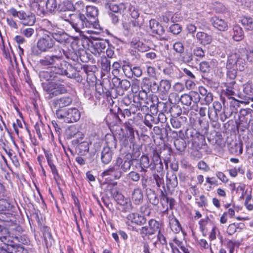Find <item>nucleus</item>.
Listing matches in <instances>:
<instances>
[{"label": "nucleus", "instance_id": "nucleus-1", "mask_svg": "<svg viewBox=\"0 0 253 253\" xmlns=\"http://www.w3.org/2000/svg\"><path fill=\"white\" fill-rule=\"evenodd\" d=\"M55 44L53 39L49 35L44 34L39 39L36 45L33 46L27 53L28 59H31L34 56H39L42 52L49 51Z\"/></svg>", "mask_w": 253, "mask_h": 253}, {"label": "nucleus", "instance_id": "nucleus-2", "mask_svg": "<svg viewBox=\"0 0 253 253\" xmlns=\"http://www.w3.org/2000/svg\"><path fill=\"white\" fill-rule=\"evenodd\" d=\"M62 62L63 58L61 55L49 53L42 56L39 61V64L43 68L51 69L56 74Z\"/></svg>", "mask_w": 253, "mask_h": 253}, {"label": "nucleus", "instance_id": "nucleus-3", "mask_svg": "<svg viewBox=\"0 0 253 253\" xmlns=\"http://www.w3.org/2000/svg\"><path fill=\"white\" fill-rule=\"evenodd\" d=\"M70 19H65L68 22L72 29L80 35L82 33V30L85 27L89 28L91 25V21H87V18L83 14H70Z\"/></svg>", "mask_w": 253, "mask_h": 253}, {"label": "nucleus", "instance_id": "nucleus-4", "mask_svg": "<svg viewBox=\"0 0 253 253\" xmlns=\"http://www.w3.org/2000/svg\"><path fill=\"white\" fill-rule=\"evenodd\" d=\"M83 65L80 63L74 65L63 60L56 74L66 75L70 78H77L80 77L79 72L82 70Z\"/></svg>", "mask_w": 253, "mask_h": 253}, {"label": "nucleus", "instance_id": "nucleus-5", "mask_svg": "<svg viewBox=\"0 0 253 253\" xmlns=\"http://www.w3.org/2000/svg\"><path fill=\"white\" fill-rule=\"evenodd\" d=\"M56 115L58 119H63L67 123L76 122L80 118V113L75 108L68 109H58L56 111Z\"/></svg>", "mask_w": 253, "mask_h": 253}, {"label": "nucleus", "instance_id": "nucleus-6", "mask_svg": "<svg viewBox=\"0 0 253 253\" xmlns=\"http://www.w3.org/2000/svg\"><path fill=\"white\" fill-rule=\"evenodd\" d=\"M43 88L48 94L47 98L49 99L67 92V88L64 84L55 82L43 84Z\"/></svg>", "mask_w": 253, "mask_h": 253}, {"label": "nucleus", "instance_id": "nucleus-7", "mask_svg": "<svg viewBox=\"0 0 253 253\" xmlns=\"http://www.w3.org/2000/svg\"><path fill=\"white\" fill-rule=\"evenodd\" d=\"M8 12L13 17H17L22 24L24 25L32 26L36 21V17L34 14L28 12L26 13L24 11H17L13 7L8 10Z\"/></svg>", "mask_w": 253, "mask_h": 253}, {"label": "nucleus", "instance_id": "nucleus-8", "mask_svg": "<svg viewBox=\"0 0 253 253\" xmlns=\"http://www.w3.org/2000/svg\"><path fill=\"white\" fill-rule=\"evenodd\" d=\"M140 155L139 151H136L132 153L131 158L125 157L123 159L121 157H118L116 160L115 164L119 167L121 171L124 173L129 170L133 162L131 159L134 160L137 158Z\"/></svg>", "mask_w": 253, "mask_h": 253}, {"label": "nucleus", "instance_id": "nucleus-9", "mask_svg": "<svg viewBox=\"0 0 253 253\" xmlns=\"http://www.w3.org/2000/svg\"><path fill=\"white\" fill-rule=\"evenodd\" d=\"M2 248L8 253H24V248L14 241L12 237H8L7 242L4 244Z\"/></svg>", "mask_w": 253, "mask_h": 253}, {"label": "nucleus", "instance_id": "nucleus-10", "mask_svg": "<svg viewBox=\"0 0 253 253\" xmlns=\"http://www.w3.org/2000/svg\"><path fill=\"white\" fill-rule=\"evenodd\" d=\"M73 101L72 98L68 96H63L60 98H56L51 101V104L55 108L62 109L65 107L71 104Z\"/></svg>", "mask_w": 253, "mask_h": 253}, {"label": "nucleus", "instance_id": "nucleus-11", "mask_svg": "<svg viewBox=\"0 0 253 253\" xmlns=\"http://www.w3.org/2000/svg\"><path fill=\"white\" fill-rule=\"evenodd\" d=\"M171 87L170 82L167 80H162L159 83L158 93L162 99H166Z\"/></svg>", "mask_w": 253, "mask_h": 253}, {"label": "nucleus", "instance_id": "nucleus-12", "mask_svg": "<svg viewBox=\"0 0 253 253\" xmlns=\"http://www.w3.org/2000/svg\"><path fill=\"white\" fill-rule=\"evenodd\" d=\"M198 132L192 127L187 128L184 131L180 130L178 132V136L180 138L187 140L188 143L191 142L197 135Z\"/></svg>", "mask_w": 253, "mask_h": 253}, {"label": "nucleus", "instance_id": "nucleus-13", "mask_svg": "<svg viewBox=\"0 0 253 253\" xmlns=\"http://www.w3.org/2000/svg\"><path fill=\"white\" fill-rule=\"evenodd\" d=\"M210 22L215 28L220 31H226L228 30L227 23L223 19L213 16L211 18Z\"/></svg>", "mask_w": 253, "mask_h": 253}, {"label": "nucleus", "instance_id": "nucleus-14", "mask_svg": "<svg viewBox=\"0 0 253 253\" xmlns=\"http://www.w3.org/2000/svg\"><path fill=\"white\" fill-rule=\"evenodd\" d=\"M49 35L53 40H55L60 43H65L69 41V36L62 31H56V32H49Z\"/></svg>", "mask_w": 253, "mask_h": 253}, {"label": "nucleus", "instance_id": "nucleus-15", "mask_svg": "<svg viewBox=\"0 0 253 253\" xmlns=\"http://www.w3.org/2000/svg\"><path fill=\"white\" fill-rule=\"evenodd\" d=\"M123 173L119 167L115 164L113 167L104 171L102 173V175L103 176L112 175L115 179H119L122 176Z\"/></svg>", "mask_w": 253, "mask_h": 253}, {"label": "nucleus", "instance_id": "nucleus-16", "mask_svg": "<svg viewBox=\"0 0 253 253\" xmlns=\"http://www.w3.org/2000/svg\"><path fill=\"white\" fill-rule=\"evenodd\" d=\"M113 151L109 148L103 147L100 154V159L102 164L108 165L111 162L114 154Z\"/></svg>", "mask_w": 253, "mask_h": 253}, {"label": "nucleus", "instance_id": "nucleus-17", "mask_svg": "<svg viewBox=\"0 0 253 253\" xmlns=\"http://www.w3.org/2000/svg\"><path fill=\"white\" fill-rule=\"evenodd\" d=\"M98 14V10L94 6H86V16L87 21H91V25L95 22Z\"/></svg>", "mask_w": 253, "mask_h": 253}, {"label": "nucleus", "instance_id": "nucleus-18", "mask_svg": "<svg viewBox=\"0 0 253 253\" xmlns=\"http://www.w3.org/2000/svg\"><path fill=\"white\" fill-rule=\"evenodd\" d=\"M197 41L203 45L210 44L212 40L211 36L203 32H198L196 35Z\"/></svg>", "mask_w": 253, "mask_h": 253}, {"label": "nucleus", "instance_id": "nucleus-19", "mask_svg": "<svg viewBox=\"0 0 253 253\" xmlns=\"http://www.w3.org/2000/svg\"><path fill=\"white\" fill-rule=\"evenodd\" d=\"M191 142L192 143L193 149L198 151L202 148L206 143L205 136L198 133L197 135L196 136Z\"/></svg>", "mask_w": 253, "mask_h": 253}, {"label": "nucleus", "instance_id": "nucleus-20", "mask_svg": "<svg viewBox=\"0 0 253 253\" xmlns=\"http://www.w3.org/2000/svg\"><path fill=\"white\" fill-rule=\"evenodd\" d=\"M149 27L154 34L162 35L165 33L164 27L154 19H151L149 21Z\"/></svg>", "mask_w": 253, "mask_h": 253}, {"label": "nucleus", "instance_id": "nucleus-21", "mask_svg": "<svg viewBox=\"0 0 253 253\" xmlns=\"http://www.w3.org/2000/svg\"><path fill=\"white\" fill-rule=\"evenodd\" d=\"M187 122V118L185 114H182L180 117H172L170 119V123L173 127L179 128L185 125Z\"/></svg>", "mask_w": 253, "mask_h": 253}, {"label": "nucleus", "instance_id": "nucleus-22", "mask_svg": "<svg viewBox=\"0 0 253 253\" xmlns=\"http://www.w3.org/2000/svg\"><path fill=\"white\" fill-rule=\"evenodd\" d=\"M127 218L132 223H134L139 225H143L146 222V218L137 213H131L129 214L127 216Z\"/></svg>", "mask_w": 253, "mask_h": 253}, {"label": "nucleus", "instance_id": "nucleus-23", "mask_svg": "<svg viewBox=\"0 0 253 253\" xmlns=\"http://www.w3.org/2000/svg\"><path fill=\"white\" fill-rule=\"evenodd\" d=\"M245 228L244 223H233L229 224L227 229V233L229 235H232L236 232H240Z\"/></svg>", "mask_w": 253, "mask_h": 253}, {"label": "nucleus", "instance_id": "nucleus-24", "mask_svg": "<svg viewBox=\"0 0 253 253\" xmlns=\"http://www.w3.org/2000/svg\"><path fill=\"white\" fill-rule=\"evenodd\" d=\"M130 46L142 52L147 51L149 49V47L146 44L144 43L136 38H133L132 40L130 42Z\"/></svg>", "mask_w": 253, "mask_h": 253}, {"label": "nucleus", "instance_id": "nucleus-25", "mask_svg": "<svg viewBox=\"0 0 253 253\" xmlns=\"http://www.w3.org/2000/svg\"><path fill=\"white\" fill-rule=\"evenodd\" d=\"M106 5L108 8L114 13H123L126 9L125 4L121 3L117 4L114 3H107Z\"/></svg>", "mask_w": 253, "mask_h": 253}, {"label": "nucleus", "instance_id": "nucleus-26", "mask_svg": "<svg viewBox=\"0 0 253 253\" xmlns=\"http://www.w3.org/2000/svg\"><path fill=\"white\" fill-rule=\"evenodd\" d=\"M131 199L136 205H139L143 200V195L141 190L139 188L134 189L131 196Z\"/></svg>", "mask_w": 253, "mask_h": 253}, {"label": "nucleus", "instance_id": "nucleus-27", "mask_svg": "<svg viewBox=\"0 0 253 253\" xmlns=\"http://www.w3.org/2000/svg\"><path fill=\"white\" fill-rule=\"evenodd\" d=\"M169 224L171 230L175 233H178L182 228L177 219L173 215L169 216Z\"/></svg>", "mask_w": 253, "mask_h": 253}, {"label": "nucleus", "instance_id": "nucleus-28", "mask_svg": "<svg viewBox=\"0 0 253 253\" xmlns=\"http://www.w3.org/2000/svg\"><path fill=\"white\" fill-rule=\"evenodd\" d=\"M73 3L69 0H65L58 4L57 10L58 12L73 11Z\"/></svg>", "mask_w": 253, "mask_h": 253}, {"label": "nucleus", "instance_id": "nucleus-29", "mask_svg": "<svg viewBox=\"0 0 253 253\" xmlns=\"http://www.w3.org/2000/svg\"><path fill=\"white\" fill-rule=\"evenodd\" d=\"M131 85L130 83L127 80H122L120 85L117 89V93L119 95H123L125 91L127 90Z\"/></svg>", "mask_w": 253, "mask_h": 253}, {"label": "nucleus", "instance_id": "nucleus-30", "mask_svg": "<svg viewBox=\"0 0 253 253\" xmlns=\"http://www.w3.org/2000/svg\"><path fill=\"white\" fill-rule=\"evenodd\" d=\"M233 39L236 41H240L244 38V32L241 27L239 25H235L233 27Z\"/></svg>", "mask_w": 253, "mask_h": 253}, {"label": "nucleus", "instance_id": "nucleus-31", "mask_svg": "<svg viewBox=\"0 0 253 253\" xmlns=\"http://www.w3.org/2000/svg\"><path fill=\"white\" fill-rule=\"evenodd\" d=\"M107 146L104 148H109L114 151L117 147V140L112 135H107L105 138Z\"/></svg>", "mask_w": 253, "mask_h": 253}, {"label": "nucleus", "instance_id": "nucleus-32", "mask_svg": "<svg viewBox=\"0 0 253 253\" xmlns=\"http://www.w3.org/2000/svg\"><path fill=\"white\" fill-rule=\"evenodd\" d=\"M122 70L126 77L128 78H132V67L129 62L125 60L123 61Z\"/></svg>", "mask_w": 253, "mask_h": 253}, {"label": "nucleus", "instance_id": "nucleus-33", "mask_svg": "<svg viewBox=\"0 0 253 253\" xmlns=\"http://www.w3.org/2000/svg\"><path fill=\"white\" fill-rule=\"evenodd\" d=\"M174 144L176 149L180 152H184L187 147L185 140L180 137L174 140Z\"/></svg>", "mask_w": 253, "mask_h": 253}, {"label": "nucleus", "instance_id": "nucleus-34", "mask_svg": "<svg viewBox=\"0 0 253 253\" xmlns=\"http://www.w3.org/2000/svg\"><path fill=\"white\" fill-rule=\"evenodd\" d=\"M76 149L79 154L81 155H84L89 151V143L87 141L82 142L78 144Z\"/></svg>", "mask_w": 253, "mask_h": 253}, {"label": "nucleus", "instance_id": "nucleus-35", "mask_svg": "<svg viewBox=\"0 0 253 253\" xmlns=\"http://www.w3.org/2000/svg\"><path fill=\"white\" fill-rule=\"evenodd\" d=\"M64 54L68 59H71L75 62L79 63V56L78 52L77 53L75 51L72 49H68V50H64Z\"/></svg>", "mask_w": 253, "mask_h": 253}, {"label": "nucleus", "instance_id": "nucleus-36", "mask_svg": "<svg viewBox=\"0 0 253 253\" xmlns=\"http://www.w3.org/2000/svg\"><path fill=\"white\" fill-rule=\"evenodd\" d=\"M56 74L55 72H49L47 71H43L40 72L39 76L41 80H45L46 81L54 80L56 78Z\"/></svg>", "mask_w": 253, "mask_h": 253}, {"label": "nucleus", "instance_id": "nucleus-37", "mask_svg": "<svg viewBox=\"0 0 253 253\" xmlns=\"http://www.w3.org/2000/svg\"><path fill=\"white\" fill-rule=\"evenodd\" d=\"M144 80L145 81V82L143 81L144 84H147L149 90L150 89L153 92H154L155 91L158 92L159 84H158L155 81L150 80L148 79H145Z\"/></svg>", "mask_w": 253, "mask_h": 253}, {"label": "nucleus", "instance_id": "nucleus-38", "mask_svg": "<svg viewBox=\"0 0 253 253\" xmlns=\"http://www.w3.org/2000/svg\"><path fill=\"white\" fill-rule=\"evenodd\" d=\"M124 126L126 130V137L133 139L134 138V129L133 126L129 122H126L124 124Z\"/></svg>", "mask_w": 253, "mask_h": 253}, {"label": "nucleus", "instance_id": "nucleus-39", "mask_svg": "<svg viewBox=\"0 0 253 253\" xmlns=\"http://www.w3.org/2000/svg\"><path fill=\"white\" fill-rule=\"evenodd\" d=\"M111 194L113 199L117 202L118 204L120 205V204H122V203L123 204L124 203L123 201H124L126 199L117 189H112Z\"/></svg>", "mask_w": 253, "mask_h": 253}, {"label": "nucleus", "instance_id": "nucleus-40", "mask_svg": "<svg viewBox=\"0 0 253 253\" xmlns=\"http://www.w3.org/2000/svg\"><path fill=\"white\" fill-rule=\"evenodd\" d=\"M106 42L103 40L97 41L93 43L94 48L100 53L103 51L106 47Z\"/></svg>", "mask_w": 253, "mask_h": 253}, {"label": "nucleus", "instance_id": "nucleus-41", "mask_svg": "<svg viewBox=\"0 0 253 253\" xmlns=\"http://www.w3.org/2000/svg\"><path fill=\"white\" fill-rule=\"evenodd\" d=\"M57 3L56 0H47L45 7L47 11L50 13L53 12L57 9Z\"/></svg>", "mask_w": 253, "mask_h": 253}, {"label": "nucleus", "instance_id": "nucleus-42", "mask_svg": "<svg viewBox=\"0 0 253 253\" xmlns=\"http://www.w3.org/2000/svg\"><path fill=\"white\" fill-rule=\"evenodd\" d=\"M123 61L115 62L112 65V73L114 76H118L122 69Z\"/></svg>", "mask_w": 253, "mask_h": 253}, {"label": "nucleus", "instance_id": "nucleus-43", "mask_svg": "<svg viewBox=\"0 0 253 253\" xmlns=\"http://www.w3.org/2000/svg\"><path fill=\"white\" fill-rule=\"evenodd\" d=\"M241 22L246 29L251 30L253 29V20L251 18L243 17L241 20Z\"/></svg>", "mask_w": 253, "mask_h": 253}, {"label": "nucleus", "instance_id": "nucleus-44", "mask_svg": "<svg viewBox=\"0 0 253 253\" xmlns=\"http://www.w3.org/2000/svg\"><path fill=\"white\" fill-rule=\"evenodd\" d=\"M101 69L106 73H108L111 70L110 61L106 57L102 58L101 61Z\"/></svg>", "mask_w": 253, "mask_h": 253}, {"label": "nucleus", "instance_id": "nucleus-45", "mask_svg": "<svg viewBox=\"0 0 253 253\" xmlns=\"http://www.w3.org/2000/svg\"><path fill=\"white\" fill-rule=\"evenodd\" d=\"M153 165H152V169L156 168L157 166H158L160 169H163V163L160 159V156L158 154L154 155L153 157Z\"/></svg>", "mask_w": 253, "mask_h": 253}, {"label": "nucleus", "instance_id": "nucleus-46", "mask_svg": "<svg viewBox=\"0 0 253 253\" xmlns=\"http://www.w3.org/2000/svg\"><path fill=\"white\" fill-rule=\"evenodd\" d=\"M243 90L245 97L250 98L253 95V88L250 83H246L243 85Z\"/></svg>", "mask_w": 253, "mask_h": 253}, {"label": "nucleus", "instance_id": "nucleus-47", "mask_svg": "<svg viewBox=\"0 0 253 253\" xmlns=\"http://www.w3.org/2000/svg\"><path fill=\"white\" fill-rule=\"evenodd\" d=\"M8 237H11L9 236L7 229L0 225V240L4 244L7 242Z\"/></svg>", "mask_w": 253, "mask_h": 253}, {"label": "nucleus", "instance_id": "nucleus-48", "mask_svg": "<svg viewBox=\"0 0 253 253\" xmlns=\"http://www.w3.org/2000/svg\"><path fill=\"white\" fill-rule=\"evenodd\" d=\"M148 225L150 226V228L154 231L155 234L157 232H159L160 231V223L154 219H151L148 221Z\"/></svg>", "mask_w": 253, "mask_h": 253}, {"label": "nucleus", "instance_id": "nucleus-49", "mask_svg": "<svg viewBox=\"0 0 253 253\" xmlns=\"http://www.w3.org/2000/svg\"><path fill=\"white\" fill-rule=\"evenodd\" d=\"M123 204H120L119 205L121 207V210L123 212H130L132 210V204L129 200L126 199L123 201Z\"/></svg>", "mask_w": 253, "mask_h": 253}, {"label": "nucleus", "instance_id": "nucleus-50", "mask_svg": "<svg viewBox=\"0 0 253 253\" xmlns=\"http://www.w3.org/2000/svg\"><path fill=\"white\" fill-rule=\"evenodd\" d=\"M237 58L238 56L236 54H231L228 56L226 64V67L228 69L234 68Z\"/></svg>", "mask_w": 253, "mask_h": 253}, {"label": "nucleus", "instance_id": "nucleus-51", "mask_svg": "<svg viewBox=\"0 0 253 253\" xmlns=\"http://www.w3.org/2000/svg\"><path fill=\"white\" fill-rule=\"evenodd\" d=\"M197 26H195L192 24H189L187 26V29L188 32L190 34H194L197 30V27L201 29H204L206 28L205 25H199V22H196Z\"/></svg>", "mask_w": 253, "mask_h": 253}, {"label": "nucleus", "instance_id": "nucleus-52", "mask_svg": "<svg viewBox=\"0 0 253 253\" xmlns=\"http://www.w3.org/2000/svg\"><path fill=\"white\" fill-rule=\"evenodd\" d=\"M79 61H81L82 62H87L89 60L88 54L86 51L84 49H79L78 50Z\"/></svg>", "mask_w": 253, "mask_h": 253}, {"label": "nucleus", "instance_id": "nucleus-53", "mask_svg": "<svg viewBox=\"0 0 253 253\" xmlns=\"http://www.w3.org/2000/svg\"><path fill=\"white\" fill-rule=\"evenodd\" d=\"M140 232L142 237L150 236L155 234V233L149 225L148 226H143L140 229Z\"/></svg>", "mask_w": 253, "mask_h": 253}, {"label": "nucleus", "instance_id": "nucleus-54", "mask_svg": "<svg viewBox=\"0 0 253 253\" xmlns=\"http://www.w3.org/2000/svg\"><path fill=\"white\" fill-rule=\"evenodd\" d=\"M245 61L241 57H238L236 61V64L234 69L239 70L240 71H243L245 69Z\"/></svg>", "mask_w": 253, "mask_h": 253}, {"label": "nucleus", "instance_id": "nucleus-55", "mask_svg": "<svg viewBox=\"0 0 253 253\" xmlns=\"http://www.w3.org/2000/svg\"><path fill=\"white\" fill-rule=\"evenodd\" d=\"M172 117H180L181 114V108L177 105H173L169 110Z\"/></svg>", "mask_w": 253, "mask_h": 253}, {"label": "nucleus", "instance_id": "nucleus-56", "mask_svg": "<svg viewBox=\"0 0 253 253\" xmlns=\"http://www.w3.org/2000/svg\"><path fill=\"white\" fill-rule=\"evenodd\" d=\"M140 165L141 168H148L151 167L152 164H150V160L148 156L142 155L140 158Z\"/></svg>", "mask_w": 253, "mask_h": 253}, {"label": "nucleus", "instance_id": "nucleus-57", "mask_svg": "<svg viewBox=\"0 0 253 253\" xmlns=\"http://www.w3.org/2000/svg\"><path fill=\"white\" fill-rule=\"evenodd\" d=\"M131 115V113L128 108H124L123 109L119 108L118 118L120 121V117L125 118L126 117H130Z\"/></svg>", "mask_w": 253, "mask_h": 253}, {"label": "nucleus", "instance_id": "nucleus-58", "mask_svg": "<svg viewBox=\"0 0 253 253\" xmlns=\"http://www.w3.org/2000/svg\"><path fill=\"white\" fill-rule=\"evenodd\" d=\"M7 139H5L4 137L3 139L2 138H1V141L2 142V144L3 145V150L7 153V148H8V145L9 144V141L13 144H15V142L13 140L12 136L9 134L7 136Z\"/></svg>", "mask_w": 253, "mask_h": 253}, {"label": "nucleus", "instance_id": "nucleus-59", "mask_svg": "<svg viewBox=\"0 0 253 253\" xmlns=\"http://www.w3.org/2000/svg\"><path fill=\"white\" fill-rule=\"evenodd\" d=\"M182 27L178 24H173L169 27V31L173 35H178L182 31Z\"/></svg>", "mask_w": 253, "mask_h": 253}, {"label": "nucleus", "instance_id": "nucleus-60", "mask_svg": "<svg viewBox=\"0 0 253 253\" xmlns=\"http://www.w3.org/2000/svg\"><path fill=\"white\" fill-rule=\"evenodd\" d=\"M193 54L192 52L186 51L181 56V60L185 63H189L193 60Z\"/></svg>", "mask_w": 253, "mask_h": 253}, {"label": "nucleus", "instance_id": "nucleus-61", "mask_svg": "<svg viewBox=\"0 0 253 253\" xmlns=\"http://www.w3.org/2000/svg\"><path fill=\"white\" fill-rule=\"evenodd\" d=\"M167 184L171 188L176 187L178 185V180L177 176L175 174H173L169 178L167 179Z\"/></svg>", "mask_w": 253, "mask_h": 253}, {"label": "nucleus", "instance_id": "nucleus-62", "mask_svg": "<svg viewBox=\"0 0 253 253\" xmlns=\"http://www.w3.org/2000/svg\"><path fill=\"white\" fill-rule=\"evenodd\" d=\"M34 127L39 139H42V133H43V124L41 122L37 123Z\"/></svg>", "mask_w": 253, "mask_h": 253}, {"label": "nucleus", "instance_id": "nucleus-63", "mask_svg": "<svg viewBox=\"0 0 253 253\" xmlns=\"http://www.w3.org/2000/svg\"><path fill=\"white\" fill-rule=\"evenodd\" d=\"M199 68L201 72L203 73H209L210 71V65L207 61H202L200 63Z\"/></svg>", "mask_w": 253, "mask_h": 253}, {"label": "nucleus", "instance_id": "nucleus-64", "mask_svg": "<svg viewBox=\"0 0 253 253\" xmlns=\"http://www.w3.org/2000/svg\"><path fill=\"white\" fill-rule=\"evenodd\" d=\"M129 14L131 17L134 19H137L139 16L138 9L132 5H130L129 7Z\"/></svg>", "mask_w": 253, "mask_h": 253}]
</instances>
